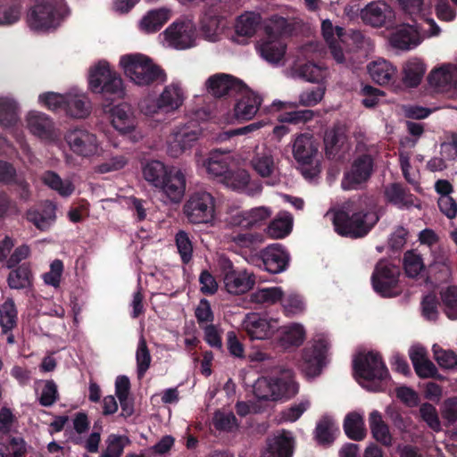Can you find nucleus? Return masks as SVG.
Segmentation results:
<instances>
[{"mask_svg":"<svg viewBox=\"0 0 457 457\" xmlns=\"http://www.w3.org/2000/svg\"><path fill=\"white\" fill-rule=\"evenodd\" d=\"M369 425L373 438L384 446H391L393 436L388 425L384 421L378 411H372L369 416Z\"/></svg>","mask_w":457,"mask_h":457,"instance_id":"a878e982","label":"nucleus"},{"mask_svg":"<svg viewBox=\"0 0 457 457\" xmlns=\"http://www.w3.org/2000/svg\"><path fill=\"white\" fill-rule=\"evenodd\" d=\"M66 96L54 92H46L39 96V101L49 110H65Z\"/></svg>","mask_w":457,"mask_h":457,"instance_id":"e2e57ef3","label":"nucleus"},{"mask_svg":"<svg viewBox=\"0 0 457 457\" xmlns=\"http://www.w3.org/2000/svg\"><path fill=\"white\" fill-rule=\"evenodd\" d=\"M198 139V131L185 126L174 133L175 143L179 146L180 152L189 149L193 143Z\"/></svg>","mask_w":457,"mask_h":457,"instance_id":"864d4df0","label":"nucleus"},{"mask_svg":"<svg viewBox=\"0 0 457 457\" xmlns=\"http://www.w3.org/2000/svg\"><path fill=\"white\" fill-rule=\"evenodd\" d=\"M64 111L71 117L83 119L89 115L90 106L83 96L67 95Z\"/></svg>","mask_w":457,"mask_h":457,"instance_id":"4c0bfd02","label":"nucleus"},{"mask_svg":"<svg viewBox=\"0 0 457 457\" xmlns=\"http://www.w3.org/2000/svg\"><path fill=\"white\" fill-rule=\"evenodd\" d=\"M254 277L245 270H238L235 274L224 278V285L229 294L240 295L249 291L254 285Z\"/></svg>","mask_w":457,"mask_h":457,"instance_id":"393cba45","label":"nucleus"},{"mask_svg":"<svg viewBox=\"0 0 457 457\" xmlns=\"http://www.w3.org/2000/svg\"><path fill=\"white\" fill-rule=\"evenodd\" d=\"M434 358L438 365L444 369H453L457 366V355L453 351H446L433 346Z\"/></svg>","mask_w":457,"mask_h":457,"instance_id":"69168bd1","label":"nucleus"},{"mask_svg":"<svg viewBox=\"0 0 457 457\" xmlns=\"http://www.w3.org/2000/svg\"><path fill=\"white\" fill-rule=\"evenodd\" d=\"M175 243L182 263L188 264L193 258L194 251L193 243L188 233L179 230L175 236Z\"/></svg>","mask_w":457,"mask_h":457,"instance_id":"09e8293b","label":"nucleus"},{"mask_svg":"<svg viewBox=\"0 0 457 457\" xmlns=\"http://www.w3.org/2000/svg\"><path fill=\"white\" fill-rule=\"evenodd\" d=\"M361 17L372 27H387L393 23L395 12L385 2H371L361 10Z\"/></svg>","mask_w":457,"mask_h":457,"instance_id":"dca6fc26","label":"nucleus"},{"mask_svg":"<svg viewBox=\"0 0 457 457\" xmlns=\"http://www.w3.org/2000/svg\"><path fill=\"white\" fill-rule=\"evenodd\" d=\"M62 6L56 0H40L29 11L27 22L34 31H47L57 28L62 19Z\"/></svg>","mask_w":457,"mask_h":457,"instance_id":"6e6552de","label":"nucleus"},{"mask_svg":"<svg viewBox=\"0 0 457 457\" xmlns=\"http://www.w3.org/2000/svg\"><path fill=\"white\" fill-rule=\"evenodd\" d=\"M70 149L79 156L91 157L97 153L96 136L82 128H75L65 135Z\"/></svg>","mask_w":457,"mask_h":457,"instance_id":"ddd939ff","label":"nucleus"},{"mask_svg":"<svg viewBox=\"0 0 457 457\" xmlns=\"http://www.w3.org/2000/svg\"><path fill=\"white\" fill-rule=\"evenodd\" d=\"M440 412L446 425L454 424L457 421V396L445 399L440 407Z\"/></svg>","mask_w":457,"mask_h":457,"instance_id":"0e129e2a","label":"nucleus"},{"mask_svg":"<svg viewBox=\"0 0 457 457\" xmlns=\"http://www.w3.org/2000/svg\"><path fill=\"white\" fill-rule=\"evenodd\" d=\"M298 384L294 378V371L287 369L279 376L271 378L269 382L259 381L254 386V395L261 400L288 399L298 393Z\"/></svg>","mask_w":457,"mask_h":457,"instance_id":"0eeeda50","label":"nucleus"},{"mask_svg":"<svg viewBox=\"0 0 457 457\" xmlns=\"http://www.w3.org/2000/svg\"><path fill=\"white\" fill-rule=\"evenodd\" d=\"M394 48L400 50H411L421 42L418 30L411 25L403 24L396 27L389 38Z\"/></svg>","mask_w":457,"mask_h":457,"instance_id":"4be33fe9","label":"nucleus"},{"mask_svg":"<svg viewBox=\"0 0 457 457\" xmlns=\"http://www.w3.org/2000/svg\"><path fill=\"white\" fill-rule=\"evenodd\" d=\"M120 64L125 75L139 87L162 83L166 79L164 71L148 56L142 54H129L120 57Z\"/></svg>","mask_w":457,"mask_h":457,"instance_id":"7ed1b4c3","label":"nucleus"},{"mask_svg":"<svg viewBox=\"0 0 457 457\" xmlns=\"http://www.w3.org/2000/svg\"><path fill=\"white\" fill-rule=\"evenodd\" d=\"M400 270L386 260L377 262L371 275L374 291L382 297H395L401 294L399 286Z\"/></svg>","mask_w":457,"mask_h":457,"instance_id":"1a4fd4ad","label":"nucleus"},{"mask_svg":"<svg viewBox=\"0 0 457 457\" xmlns=\"http://www.w3.org/2000/svg\"><path fill=\"white\" fill-rule=\"evenodd\" d=\"M444 312L450 320H457V286H448L440 291Z\"/></svg>","mask_w":457,"mask_h":457,"instance_id":"c03bdc74","label":"nucleus"},{"mask_svg":"<svg viewBox=\"0 0 457 457\" xmlns=\"http://www.w3.org/2000/svg\"><path fill=\"white\" fill-rule=\"evenodd\" d=\"M425 64L419 59H411L403 66V83L409 87H418L425 74Z\"/></svg>","mask_w":457,"mask_h":457,"instance_id":"2f4dec72","label":"nucleus"},{"mask_svg":"<svg viewBox=\"0 0 457 457\" xmlns=\"http://www.w3.org/2000/svg\"><path fill=\"white\" fill-rule=\"evenodd\" d=\"M292 230V218L290 216L278 217L270 222L267 234L272 238H284Z\"/></svg>","mask_w":457,"mask_h":457,"instance_id":"de8ad7c7","label":"nucleus"},{"mask_svg":"<svg viewBox=\"0 0 457 457\" xmlns=\"http://www.w3.org/2000/svg\"><path fill=\"white\" fill-rule=\"evenodd\" d=\"M378 221V217L375 212L363 209L358 210L352 201L336 212L333 217L336 232L350 238L365 237Z\"/></svg>","mask_w":457,"mask_h":457,"instance_id":"f03ea898","label":"nucleus"},{"mask_svg":"<svg viewBox=\"0 0 457 457\" xmlns=\"http://www.w3.org/2000/svg\"><path fill=\"white\" fill-rule=\"evenodd\" d=\"M343 428L345 435L352 440L361 441L366 436L363 418L357 412H350L345 416Z\"/></svg>","mask_w":457,"mask_h":457,"instance_id":"c756f323","label":"nucleus"},{"mask_svg":"<svg viewBox=\"0 0 457 457\" xmlns=\"http://www.w3.org/2000/svg\"><path fill=\"white\" fill-rule=\"evenodd\" d=\"M0 451L7 457H25L27 445L22 437L7 436L0 443Z\"/></svg>","mask_w":457,"mask_h":457,"instance_id":"58836bf2","label":"nucleus"},{"mask_svg":"<svg viewBox=\"0 0 457 457\" xmlns=\"http://www.w3.org/2000/svg\"><path fill=\"white\" fill-rule=\"evenodd\" d=\"M88 87L93 93L100 94L104 100L110 102L125 96L122 79L105 61L99 62L90 70Z\"/></svg>","mask_w":457,"mask_h":457,"instance_id":"20e7f679","label":"nucleus"},{"mask_svg":"<svg viewBox=\"0 0 457 457\" xmlns=\"http://www.w3.org/2000/svg\"><path fill=\"white\" fill-rule=\"evenodd\" d=\"M165 39L176 49H187L194 46L195 31L186 22H173L164 30Z\"/></svg>","mask_w":457,"mask_h":457,"instance_id":"6ab92c4d","label":"nucleus"},{"mask_svg":"<svg viewBox=\"0 0 457 457\" xmlns=\"http://www.w3.org/2000/svg\"><path fill=\"white\" fill-rule=\"evenodd\" d=\"M136 360L137 377L141 378L145 376L151 364L150 351L147 347L146 341L143 337H141L138 341L136 352Z\"/></svg>","mask_w":457,"mask_h":457,"instance_id":"8fccbe9b","label":"nucleus"},{"mask_svg":"<svg viewBox=\"0 0 457 457\" xmlns=\"http://www.w3.org/2000/svg\"><path fill=\"white\" fill-rule=\"evenodd\" d=\"M260 257L264 269L273 274L286 270L290 260L289 253L279 244L270 245L262 250Z\"/></svg>","mask_w":457,"mask_h":457,"instance_id":"f3484780","label":"nucleus"},{"mask_svg":"<svg viewBox=\"0 0 457 457\" xmlns=\"http://www.w3.org/2000/svg\"><path fill=\"white\" fill-rule=\"evenodd\" d=\"M420 414L423 421L435 432L441 430V423L439 420L436 408L429 403H424L420 407Z\"/></svg>","mask_w":457,"mask_h":457,"instance_id":"bf43d9fd","label":"nucleus"},{"mask_svg":"<svg viewBox=\"0 0 457 457\" xmlns=\"http://www.w3.org/2000/svg\"><path fill=\"white\" fill-rule=\"evenodd\" d=\"M244 328L251 340H263L270 337L276 328L265 318L257 313L248 314L243 323Z\"/></svg>","mask_w":457,"mask_h":457,"instance_id":"412c9836","label":"nucleus"},{"mask_svg":"<svg viewBox=\"0 0 457 457\" xmlns=\"http://www.w3.org/2000/svg\"><path fill=\"white\" fill-rule=\"evenodd\" d=\"M305 337L303 327L300 324H293L285 328L280 337L281 345L285 348L302 345Z\"/></svg>","mask_w":457,"mask_h":457,"instance_id":"a18cd8bd","label":"nucleus"},{"mask_svg":"<svg viewBox=\"0 0 457 457\" xmlns=\"http://www.w3.org/2000/svg\"><path fill=\"white\" fill-rule=\"evenodd\" d=\"M21 13V5L18 3L3 4L0 2V25H12L16 23Z\"/></svg>","mask_w":457,"mask_h":457,"instance_id":"5fc2aeb1","label":"nucleus"},{"mask_svg":"<svg viewBox=\"0 0 457 457\" xmlns=\"http://www.w3.org/2000/svg\"><path fill=\"white\" fill-rule=\"evenodd\" d=\"M403 268L408 277H417L425 268L420 254L413 250L407 251L403 256Z\"/></svg>","mask_w":457,"mask_h":457,"instance_id":"3c124183","label":"nucleus"},{"mask_svg":"<svg viewBox=\"0 0 457 457\" xmlns=\"http://www.w3.org/2000/svg\"><path fill=\"white\" fill-rule=\"evenodd\" d=\"M259 25V16L254 13L240 15L236 21L235 32L237 37L245 38L252 37Z\"/></svg>","mask_w":457,"mask_h":457,"instance_id":"e433bc0d","label":"nucleus"},{"mask_svg":"<svg viewBox=\"0 0 457 457\" xmlns=\"http://www.w3.org/2000/svg\"><path fill=\"white\" fill-rule=\"evenodd\" d=\"M144 179L158 188L171 203L178 204L186 192V177L176 167H168L156 160L147 162L142 169Z\"/></svg>","mask_w":457,"mask_h":457,"instance_id":"f257e3e1","label":"nucleus"},{"mask_svg":"<svg viewBox=\"0 0 457 457\" xmlns=\"http://www.w3.org/2000/svg\"><path fill=\"white\" fill-rule=\"evenodd\" d=\"M283 295L284 293L280 287H272L259 289L253 297L256 303L273 304L278 301L281 302Z\"/></svg>","mask_w":457,"mask_h":457,"instance_id":"13d9d810","label":"nucleus"},{"mask_svg":"<svg viewBox=\"0 0 457 457\" xmlns=\"http://www.w3.org/2000/svg\"><path fill=\"white\" fill-rule=\"evenodd\" d=\"M264 236L261 233H233L231 242L240 248L253 249L261 245Z\"/></svg>","mask_w":457,"mask_h":457,"instance_id":"603ef678","label":"nucleus"},{"mask_svg":"<svg viewBox=\"0 0 457 457\" xmlns=\"http://www.w3.org/2000/svg\"><path fill=\"white\" fill-rule=\"evenodd\" d=\"M294 445L295 440L290 432L282 430L266 438L261 457H292Z\"/></svg>","mask_w":457,"mask_h":457,"instance_id":"2eb2a0df","label":"nucleus"},{"mask_svg":"<svg viewBox=\"0 0 457 457\" xmlns=\"http://www.w3.org/2000/svg\"><path fill=\"white\" fill-rule=\"evenodd\" d=\"M334 422L328 417H323L317 424L315 436L320 444L326 445L333 442Z\"/></svg>","mask_w":457,"mask_h":457,"instance_id":"052dcab7","label":"nucleus"},{"mask_svg":"<svg viewBox=\"0 0 457 457\" xmlns=\"http://www.w3.org/2000/svg\"><path fill=\"white\" fill-rule=\"evenodd\" d=\"M319 152V143L312 135L300 134L295 137L292 146L295 160L300 165H312Z\"/></svg>","mask_w":457,"mask_h":457,"instance_id":"a211bd4d","label":"nucleus"},{"mask_svg":"<svg viewBox=\"0 0 457 457\" xmlns=\"http://www.w3.org/2000/svg\"><path fill=\"white\" fill-rule=\"evenodd\" d=\"M170 18L169 12L166 9L152 10L141 21V28L147 33H153L160 30Z\"/></svg>","mask_w":457,"mask_h":457,"instance_id":"f704fd0d","label":"nucleus"},{"mask_svg":"<svg viewBox=\"0 0 457 457\" xmlns=\"http://www.w3.org/2000/svg\"><path fill=\"white\" fill-rule=\"evenodd\" d=\"M375 159L370 154H359L352 162L348 170L345 171L341 180L344 190H358L372 176Z\"/></svg>","mask_w":457,"mask_h":457,"instance_id":"9b49d317","label":"nucleus"},{"mask_svg":"<svg viewBox=\"0 0 457 457\" xmlns=\"http://www.w3.org/2000/svg\"><path fill=\"white\" fill-rule=\"evenodd\" d=\"M8 286L12 289H25L32 284V272L27 263L12 269L7 278Z\"/></svg>","mask_w":457,"mask_h":457,"instance_id":"c85d7f7f","label":"nucleus"},{"mask_svg":"<svg viewBox=\"0 0 457 457\" xmlns=\"http://www.w3.org/2000/svg\"><path fill=\"white\" fill-rule=\"evenodd\" d=\"M249 229L263 225L271 216V211L264 206L253 208L246 211Z\"/></svg>","mask_w":457,"mask_h":457,"instance_id":"680f3d73","label":"nucleus"},{"mask_svg":"<svg viewBox=\"0 0 457 457\" xmlns=\"http://www.w3.org/2000/svg\"><path fill=\"white\" fill-rule=\"evenodd\" d=\"M212 423L219 431L231 432L238 427L237 419L233 412L225 413L216 411L214 413Z\"/></svg>","mask_w":457,"mask_h":457,"instance_id":"6e6d98bb","label":"nucleus"},{"mask_svg":"<svg viewBox=\"0 0 457 457\" xmlns=\"http://www.w3.org/2000/svg\"><path fill=\"white\" fill-rule=\"evenodd\" d=\"M265 32L267 39L260 45V54L268 62L277 64L284 58L287 46L278 38L279 35L274 32L272 28L267 27Z\"/></svg>","mask_w":457,"mask_h":457,"instance_id":"aec40b11","label":"nucleus"},{"mask_svg":"<svg viewBox=\"0 0 457 457\" xmlns=\"http://www.w3.org/2000/svg\"><path fill=\"white\" fill-rule=\"evenodd\" d=\"M244 85L241 79L227 73L212 75L205 82L207 92L216 98L237 96Z\"/></svg>","mask_w":457,"mask_h":457,"instance_id":"f8f14e48","label":"nucleus"},{"mask_svg":"<svg viewBox=\"0 0 457 457\" xmlns=\"http://www.w3.org/2000/svg\"><path fill=\"white\" fill-rule=\"evenodd\" d=\"M183 213L191 224L212 223L215 220V198L205 190L193 192L183 205Z\"/></svg>","mask_w":457,"mask_h":457,"instance_id":"423d86ee","label":"nucleus"},{"mask_svg":"<svg viewBox=\"0 0 457 457\" xmlns=\"http://www.w3.org/2000/svg\"><path fill=\"white\" fill-rule=\"evenodd\" d=\"M157 99L161 105L162 113L171 112L183 103L180 89L174 86H166Z\"/></svg>","mask_w":457,"mask_h":457,"instance_id":"7c9ffc66","label":"nucleus"},{"mask_svg":"<svg viewBox=\"0 0 457 457\" xmlns=\"http://www.w3.org/2000/svg\"><path fill=\"white\" fill-rule=\"evenodd\" d=\"M353 368L368 383V390L378 392L384 389L389 372L379 353L372 351L360 353L353 361Z\"/></svg>","mask_w":457,"mask_h":457,"instance_id":"39448f33","label":"nucleus"},{"mask_svg":"<svg viewBox=\"0 0 457 457\" xmlns=\"http://www.w3.org/2000/svg\"><path fill=\"white\" fill-rule=\"evenodd\" d=\"M314 112L310 109L293 110L281 113L279 115V120L281 122L300 125L312 120Z\"/></svg>","mask_w":457,"mask_h":457,"instance_id":"4d7b16f0","label":"nucleus"},{"mask_svg":"<svg viewBox=\"0 0 457 457\" xmlns=\"http://www.w3.org/2000/svg\"><path fill=\"white\" fill-rule=\"evenodd\" d=\"M387 201L399 208L413 205V195L400 183H392L385 190Z\"/></svg>","mask_w":457,"mask_h":457,"instance_id":"bb28decb","label":"nucleus"},{"mask_svg":"<svg viewBox=\"0 0 457 457\" xmlns=\"http://www.w3.org/2000/svg\"><path fill=\"white\" fill-rule=\"evenodd\" d=\"M41 179L46 186L56 191L60 195L63 197L70 196L74 191V186L72 183L69 180H62L55 171H45Z\"/></svg>","mask_w":457,"mask_h":457,"instance_id":"72a5a7b5","label":"nucleus"},{"mask_svg":"<svg viewBox=\"0 0 457 457\" xmlns=\"http://www.w3.org/2000/svg\"><path fill=\"white\" fill-rule=\"evenodd\" d=\"M110 117L113 128L120 133L131 132L135 128L130 107L126 104H120L112 107L110 109Z\"/></svg>","mask_w":457,"mask_h":457,"instance_id":"b1692460","label":"nucleus"},{"mask_svg":"<svg viewBox=\"0 0 457 457\" xmlns=\"http://www.w3.org/2000/svg\"><path fill=\"white\" fill-rule=\"evenodd\" d=\"M430 86L445 90L452 85L453 74L445 66L434 69L428 76Z\"/></svg>","mask_w":457,"mask_h":457,"instance_id":"49530a36","label":"nucleus"},{"mask_svg":"<svg viewBox=\"0 0 457 457\" xmlns=\"http://www.w3.org/2000/svg\"><path fill=\"white\" fill-rule=\"evenodd\" d=\"M17 309L12 299L0 306V326L2 332L7 334L17 325Z\"/></svg>","mask_w":457,"mask_h":457,"instance_id":"ea45409f","label":"nucleus"},{"mask_svg":"<svg viewBox=\"0 0 457 457\" xmlns=\"http://www.w3.org/2000/svg\"><path fill=\"white\" fill-rule=\"evenodd\" d=\"M329 343L324 337H319L312 345H307L301 353L298 361L300 370L307 377L319 376L326 365Z\"/></svg>","mask_w":457,"mask_h":457,"instance_id":"9d476101","label":"nucleus"},{"mask_svg":"<svg viewBox=\"0 0 457 457\" xmlns=\"http://www.w3.org/2000/svg\"><path fill=\"white\" fill-rule=\"evenodd\" d=\"M207 172L216 178L228 179L230 174V169L225 157L219 154H212L204 164Z\"/></svg>","mask_w":457,"mask_h":457,"instance_id":"37998d69","label":"nucleus"},{"mask_svg":"<svg viewBox=\"0 0 457 457\" xmlns=\"http://www.w3.org/2000/svg\"><path fill=\"white\" fill-rule=\"evenodd\" d=\"M345 139V134L340 127H334L331 129H328L324 135V145L326 151V156L328 159H332L336 156L339 150V145L343 144Z\"/></svg>","mask_w":457,"mask_h":457,"instance_id":"79ce46f5","label":"nucleus"},{"mask_svg":"<svg viewBox=\"0 0 457 457\" xmlns=\"http://www.w3.org/2000/svg\"><path fill=\"white\" fill-rule=\"evenodd\" d=\"M18 110L15 101L8 97H0V126L3 128L14 126L19 120Z\"/></svg>","mask_w":457,"mask_h":457,"instance_id":"c9c22d12","label":"nucleus"},{"mask_svg":"<svg viewBox=\"0 0 457 457\" xmlns=\"http://www.w3.org/2000/svg\"><path fill=\"white\" fill-rule=\"evenodd\" d=\"M234 105V116L238 121L252 120L260 109L262 98L250 89L245 84L238 92Z\"/></svg>","mask_w":457,"mask_h":457,"instance_id":"4468645a","label":"nucleus"},{"mask_svg":"<svg viewBox=\"0 0 457 457\" xmlns=\"http://www.w3.org/2000/svg\"><path fill=\"white\" fill-rule=\"evenodd\" d=\"M371 79L379 85L388 84L395 74V68L386 60H378L368 65Z\"/></svg>","mask_w":457,"mask_h":457,"instance_id":"cd10ccee","label":"nucleus"},{"mask_svg":"<svg viewBox=\"0 0 457 457\" xmlns=\"http://www.w3.org/2000/svg\"><path fill=\"white\" fill-rule=\"evenodd\" d=\"M59 398L57 386L54 380H46L39 397V403L44 407L52 406Z\"/></svg>","mask_w":457,"mask_h":457,"instance_id":"338daca9","label":"nucleus"},{"mask_svg":"<svg viewBox=\"0 0 457 457\" xmlns=\"http://www.w3.org/2000/svg\"><path fill=\"white\" fill-rule=\"evenodd\" d=\"M28 128L30 132L42 139H52L54 136L53 120L40 112H29L27 118Z\"/></svg>","mask_w":457,"mask_h":457,"instance_id":"5701e85b","label":"nucleus"},{"mask_svg":"<svg viewBox=\"0 0 457 457\" xmlns=\"http://www.w3.org/2000/svg\"><path fill=\"white\" fill-rule=\"evenodd\" d=\"M281 303L287 316H292L299 313L304 308V303L301 296L295 294L288 295L286 297L283 296Z\"/></svg>","mask_w":457,"mask_h":457,"instance_id":"774afa93","label":"nucleus"},{"mask_svg":"<svg viewBox=\"0 0 457 457\" xmlns=\"http://www.w3.org/2000/svg\"><path fill=\"white\" fill-rule=\"evenodd\" d=\"M129 439L126 436L110 434L105 440L106 448L99 457H121Z\"/></svg>","mask_w":457,"mask_h":457,"instance_id":"a19ab883","label":"nucleus"},{"mask_svg":"<svg viewBox=\"0 0 457 457\" xmlns=\"http://www.w3.org/2000/svg\"><path fill=\"white\" fill-rule=\"evenodd\" d=\"M251 166L262 178H270L276 170L274 157L270 152L256 153L251 161Z\"/></svg>","mask_w":457,"mask_h":457,"instance_id":"473e14b6","label":"nucleus"}]
</instances>
